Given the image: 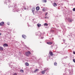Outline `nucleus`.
Listing matches in <instances>:
<instances>
[{
    "label": "nucleus",
    "instance_id": "obj_1",
    "mask_svg": "<svg viewBox=\"0 0 75 75\" xmlns=\"http://www.w3.org/2000/svg\"><path fill=\"white\" fill-rule=\"evenodd\" d=\"M30 54H31V52H30L29 51L25 53V54L27 57H28V55H29Z\"/></svg>",
    "mask_w": 75,
    "mask_h": 75
},
{
    "label": "nucleus",
    "instance_id": "obj_17",
    "mask_svg": "<svg viewBox=\"0 0 75 75\" xmlns=\"http://www.w3.org/2000/svg\"><path fill=\"white\" fill-rule=\"evenodd\" d=\"M42 10L43 11H45V8H44L42 9Z\"/></svg>",
    "mask_w": 75,
    "mask_h": 75
},
{
    "label": "nucleus",
    "instance_id": "obj_7",
    "mask_svg": "<svg viewBox=\"0 0 75 75\" xmlns=\"http://www.w3.org/2000/svg\"><path fill=\"white\" fill-rule=\"evenodd\" d=\"M47 44L51 45V44H52V42H47Z\"/></svg>",
    "mask_w": 75,
    "mask_h": 75
},
{
    "label": "nucleus",
    "instance_id": "obj_10",
    "mask_svg": "<svg viewBox=\"0 0 75 75\" xmlns=\"http://www.w3.org/2000/svg\"><path fill=\"white\" fill-rule=\"evenodd\" d=\"M53 4H54V7H56V6H57V4L55 3H54Z\"/></svg>",
    "mask_w": 75,
    "mask_h": 75
},
{
    "label": "nucleus",
    "instance_id": "obj_16",
    "mask_svg": "<svg viewBox=\"0 0 75 75\" xmlns=\"http://www.w3.org/2000/svg\"><path fill=\"white\" fill-rule=\"evenodd\" d=\"M44 25L45 26H48V24L47 23H45Z\"/></svg>",
    "mask_w": 75,
    "mask_h": 75
},
{
    "label": "nucleus",
    "instance_id": "obj_19",
    "mask_svg": "<svg viewBox=\"0 0 75 75\" xmlns=\"http://www.w3.org/2000/svg\"><path fill=\"white\" fill-rule=\"evenodd\" d=\"M57 64V62H55L54 63V65L56 66Z\"/></svg>",
    "mask_w": 75,
    "mask_h": 75
},
{
    "label": "nucleus",
    "instance_id": "obj_12",
    "mask_svg": "<svg viewBox=\"0 0 75 75\" xmlns=\"http://www.w3.org/2000/svg\"><path fill=\"white\" fill-rule=\"evenodd\" d=\"M37 25L38 27H40V26H41V24L40 23H38Z\"/></svg>",
    "mask_w": 75,
    "mask_h": 75
},
{
    "label": "nucleus",
    "instance_id": "obj_28",
    "mask_svg": "<svg viewBox=\"0 0 75 75\" xmlns=\"http://www.w3.org/2000/svg\"><path fill=\"white\" fill-rule=\"evenodd\" d=\"M32 12L34 13V11H33V10H32Z\"/></svg>",
    "mask_w": 75,
    "mask_h": 75
},
{
    "label": "nucleus",
    "instance_id": "obj_8",
    "mask_svg": "<svg viewBox=\"0 0 75 75\" xmlns=\"http://www.w3.org/2000/svg\"><path fill=\"white\" fill-rule=\"evenodd\" d=\"M49 54L51 56H52V55H53V54L52 52H50Z\"/></svg>",
    "mask_w": 75,
    "mask_h": 75
},
{
    "label": "nucleus",
    "instance_id": "obj_15",
    "mask_svg": "<svg viewBox=\"0 0 75 75\" xmlns=\"http://www.w3.org/2000/svg\"><path fill=\"white\" fill-rule=\"evenodd\" d=\"M20 71L21 72H22V73H23V72H24V70H21Z\"/></svg>",
    "mask_w": 75,
    "mask_h": 75
},
{
    "label": "nucleus",
    "instance_id": "obj_6",
    "mask_svg": "<svg viewBox=\"0 0 75 75\" xmlns=\"http://www.w3.org/2000/svg\"><path fill=\"white\" fill-rule=\"evenodd\" d=\"M22 37L23 38L25 39V38H26V36H25V35H22Z\"/></svg>",
    "mask_w": 75,
    "mask_h": 75
},
{
    "label": "nucleus",
    "instance_id": "obj_25",
    "mask_svg": "<svg viewBox=\"0 0 75 75\" xmlns=\"http://www.w3.org/2000/svg\"><path fill=\"white\" fill-rule=\"evenodd\" d=\"M73 53L74 54H75V52L74 51L73 52Z\"/></svg>",
    "mask_w": 75,
    "mask_h": 75
},
{
    "label": "nucleus",
    "instance_id": "obj_5",
    "mask_svg": "<svg viewBox=\"0 0 75 75\" xmlns=\"http://www.w3.org/2000/svg\"><path fill=\"white\" fill-rule=\"evenodd\" d=\"M47 70L46 69L44 71H42V74H45V71H47Z\"/></svg>",
    "mask_w": 75,
    "mask_h": 75
},
{
    "label": "nucleus",
    "instance_id": "obj_2",
    "mask_svg": "<svg viewBox=\"0 0 75 75\" xmlns=\"http://www.w3.org/2000/svg\"><path fill=\"white\" fill-rule=\"evenodd\" d=\"M68 21H69V22H72L73 20L72 19H71L70 18H68Z\"/></svg>",
    "mask_w": 75,
    "mask_h": 75
},
{
    "label": "nucleus",
    "instance_id": "obj_22",
    "mask_svg": "<svg viewBox=\"0 0 75 75\" xmlns=\"http://www.w3.org/2000/svg\"><path fill=\"white\" fill-rule=\"evenodd\" d=\"M47 14H48V12H46L45 13V16H46L47 15Z\"/></svg>",
    "mask_w": 75,
    "mask_h": 75
},
{
    "label": "nucleus",
    "instance_id": "obj_11",
    "mask_svg": "<svg viewBox=\"0 0 75 75\" xmlns=\"http://www.w3.org/2000/svg\"><path fill=\"white\" fill-rule=\"evenodd\" d=\"M25 65H26L27 66H29V64H28V63L27 62H26L25 63Z\"/></svg>",
    "mask_w": 75,
    "mask_h": 75
},
{
    "label": "nucleus",
    "instance_id": "obj_13",
    "mask_svg": "<svg viewBox=\"0 0 75 75\" xmlns=\"http://www.w3.org/2000/svg\"><path fill=\"white\" fill-rule=\"evenodd\" d=\"M39 69H36L34 71V72H37L38 71Z\"/></svg>",
    "mask_w": 75,
    "mask_h": 75
},
{
    "label": "nucleus",
    "instance_id": "obj_14",
    "mask_svg": "<svg viewBox=\"0 0 75 75\" xmlns=\"http://www.w3.org/2000/svg\"><path fill=\"white\" fill-rule=\"evenodd\" d=\"M3 50V47H0V50L2 51V50Z\"/></svg>",
    "mask_w": 75,
    "mask_h": 75
},
{
    "label": "nucleus",
    "instance_id": "obj_29",
    "mask_svg": "<svg viewBox=\"0 0 75 75\" xmlns=\"http://www.w3.org/2000/svg\"><path fill=\"white\" fill-rule=\"evenodd\" d=\"M1 35V33H0V35Z\"/></svg>",
    "mask_w": 75,
    "mask_h": 75
},
{
    "label": "nucleus",
    "instance_id": "obj_4",
    "mask_svg": "<svg viewBox=\"0 0 75 75\" xmlns=\"http://www.w3.org/2000/svg\"><path fill=\"white\" fill-rule=\"evenodd\" d=\"M3 47H8V45L7 43H5L3 45Z\"/></svg>",
    "mask_w": 75,
    "mask_h": 75
},
{
    "label": "nucleus",
    "instance_id": "obj_3",
    "mask_svg": "<svg viewBox=\"0 0 75 75\" xmlns=\"http://www.w3.org/2000/svg\"><path fill=\"white\" fill-rule=\"evenodd\" d=\"M4 22H1V23H0V25L1 26H3V25H4Z\"/></svg>",
    "mask_w": 75,
    "mask_h": 75
},
{
    "label": "nucleus",
    "instance_id": "obj_20",
    "mask_svg": "<svg viewBox=\"0 0 75 75\" xmlns=\"http://www.w3.org/2000/svg\"><path fill=\"white\" fill-rule=\"evenodd\" d=\"M43 1L44 2H45V3L47 2V1L46 0H43Z\"/></svg>",
    "mask_w": 75,
    "mask_h": 75
},
{
    "label": "nucleus",
    "instance_id": "obj_21",
    "mask_svg": "<svg viewBox=\"0 0 75 75\" xmlns=\"http://www.w3.org/2000/svg\"><path fill=\"white\" fill-rule=\"evenodd\" d=\"M73 11H75V8H73Z\"/></svg>",
    "mask_w": 75,
    "mask_h": 75
},
{
    "label": "nucleus",
    "instance_id": "obj_24",
    "mask_svg": "<svg viewBox=\"0 0 75 75\" xmlns=\"http://www.w3.org/2000/svg\"><path fill=\"white\" fill-rule=\"evenodd\" d=\"M73 61H74V62H75V59H73Z\"/></svg>",
    "mask_w": 75,
    "mask_h": 75
},
{
    "label": "nucleus",
    "instance_id": "obj_9",
    "mask_svg": "<svg viewBox=\"0 0 75 75\" xmlns=\"http://www.w3.org/2000/svg\"><path fill=\"white\" fill-rule=\"evenodd\" d=\"M36 10H40V7L39 6H37L36 8Z\"/></svg>",
    "mask_w": 75,
    "mask_h": 75
},
{
    "label": "nucleus",
    "instance_id": "obj_18",
    "mask_svg": "<svg viewBox=\"0 0 75 75\" xmlns=\"http://www.w3.org/2000/svg\"><path fill=\"white\" fill-rule=\"evenodd\" d=\"M32 10L34 11V10H35V8H33L32 9Z\"/></svg>",
    "mask_w": 75,
    "mask_h": 75
},
{
    "label": "nucleus",
    "instance_id": "obj_23",
    "mask_svg": "<svg viewBox=\"0 0 75 75\" xmlns=\"http://www.w3.org/2000/svg\"><path fill=\"white\" fill-rule=\"evenodd\" d=\"M7 24H8V25H10V23L9 22H8L7 23Z\"/></svg>",
    "mask_w": 75,
    "mask_h": 75
},
{
    "label": "nucleus",
    "instance_id": "obj_26",
    "mask_svg": "<svg viewBox=\"0 0 75 75\" xmlns=\"http://www.w3.org/2000/svg\"><path fill=\"white\" fill-rule=\"evenodd\" d=\"M48 18V17H45V18Z\"/></svg>",
    "mask_w": 75,
    "mask_h": 75
},
{
    "label": "nucleus",
    "instance_id": "obj_27",
    "mask_svg": "<svg viewBox=\"0 0 75 75\" xmlns=\"http://www.w3.org/2000/svg\"><path fill=\"white\" fill-rule=\"evenodd\" d=\"M14 75H17V74H16V73H15V74H14Z\"/></svg>",
    "mask_w": 75,
    "mask_h": 75
}]
</instances>
